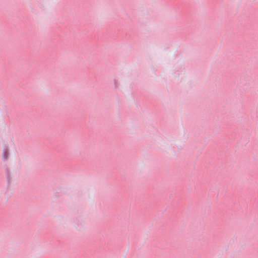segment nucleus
Segmentation results:
<instances>
[{
  "mask_svg": "<svg viewBox=\"0 0 258 258\" xmlns=\"http://www.w3.org/2000/svg\"><path fill=\"white\" fill-rule=\"evenodd\" d=\"M8 155H9V154L8 153V152H6L5 151L4 153V155H3V156H4V158L5 160H6L8 159Z\"/></svg>",
  "mask_w": 258,
  "mask_h": 258,
  "instance_id": "1",
  "label": "nucleus"
}]
</instances>
